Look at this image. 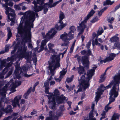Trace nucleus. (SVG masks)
<instances>
[{
  "mask_svg": "<svg viewBox=\"0 0 120 120\" xmlns=\"http://www.w3.org/2000/svg\"><path fill=\"white\" fill-rule=\"evenodd\" d=\"M118 34H116L114 36L111 38L110 39L112 42H117L119 41V38L117 36H118Z\"/></svg>",
  "mask_w": 120,
  "mask_h": 120,
  "instance_id": "obj_22",
  "label": "nucleus"
},
{
  "mask_svg": "<svg viewBox=\"0 0 120 120\" xmlns=\"http://www.w3.org/2000/svg\"><path fill=\"white\" fill-rule=\"evenodd\" d=\"M95 73L90 70H88L87 72V77L86 79L90 80L92 78L93 76L94 75Z\"/></svg>",
  "mask_w": 120,
  "mask_h": 120,
  "instance_id": "obj_16",
  "label": "nucleus"
},
{
  "mask_svg": "<svg viewBox=\"0 0 120 120\" xmlns=\"http://www.w3.org/2000/svg\"><path fill=\"white\" fill-rule=\"evenodd\" d=\"M70 31L69 32L73 33L74 31L75 30V27L74 26H72L70 27Z\"/></svg>",
  "mask_w": 120,
  "mask_h": 120,
  "instance_id": "obj_40",
  "label": "nucleus"
},
{
  "mask_svg": "<svg viewBox=\"0 0 120 120\" xmlns=\"http://www.w3.org/2000/svg\"><path fill=\"white\" fill-rule=\"evenodd\" d=\"M42 5L35 6L34 7V11L36 12H38L43 9Z\"/></svg>",
  "mask_w": 120,
  "mask_h": 120,
  "instance_id": "obj_21",
  "label": "nucleus"
},
{
  "mask_svg": "<svg viewBox=\"0 0 120 120\" xmlns=\"http://www.w3.org/2000/svg\"><path fill=\"white\" fill-rule=\"evenodd\" d=\"M87 52V51L85 50H83L81 51L80 53L82 55H84V56L86 54V55Z\"/></svg>",
  "mask_w": 120,
  "mask_h": 120,
  "instance_id": "obj_49",
  "label": "nucleus"
},
{
  "mask_svg": "<svg viewBox=\"0 0 120 120\" xmlns=\"http://www.w3.org/2000/svg\"><path fill=\"white\" fill-rule=\"evenodd\" d=\"M115 98H113L112 96H110V97L109 98V102L111 103L114 102L115 100Z\"/></svg>",
  "mask_w": 120,
  "mask_h": 120,
  "instance_id": "obj_46",
  "label": "nucleus"
},
{
  "mask_svg": "<svg viewBox=\"0 0 120 120\" xmlns=\"http://www.w3.org/2000/svg\"><path fill=\"white\" fill-rule=\"evenodd\" d=\"M53 30V28L51 29L45 35V33L44 32H42L41 33L43 38H44L46 39L47 38V37H48V38L49 39V34L52 33Z\"/></svg>",
  "mask_w": 120,
  "mask_h": 120,
  "instance_id": "obj_17",
  "label": "nucleus"
},
{
  "mask_svg": "<svg viewBox=\"0 0 120 120\" xmlns=\"http://www.w3.org/2000/svg\"><path fill=\"white\" fill-rule=\"evenodd\" d=\"M61 98V101H63V103L64 102V101L66 99V97L64 96L63 94H61L60 96Z\"/></svg>",
  "mask_w": 120,
  "mask_h": 120,
  "instance_id": "obj_48",
  "label": "nucleus"
},
{
  "mask_svg": "<svg viewBox=\"0 0 120 120\" xmlns=\"http://www.w3.org/2000/svg\"><path fill=\"white\" fill-rule=\"evenodd\" d=\"M113 79L115 82L119 86L120 83V73L115 75L113 77Z\"/></svg>",
  "mask_w": 120,
  "mask_h": 120,
  "instance_id": "obj_15",
  "label": "nucleus"
},
{
  "mask_svg": "<svg viewBox=\"0 0 120 120\" xmlns=\"http://www.w3.org/2000/svg\"><path fill=\"white\" fill-rule=\"evenodd\" d=\"M27 12L26 16L28 19L29 22L32 20V23H33L35 19L34 17V15L32 13V11H29Z\"/></svg>",
  "mask_w": 120,
  "mask_h": 120,
  "instance_id": "obj_11",
  "label": "nucleus"
},
{
  "mask_svg": "<svg viewBox=\"0 0 120 120\" xmlns=\"http://www.w3.org/2000/svg\"><path fill=\"white\" fill-rule=\"evenodd\" d=\"M56 98V102L58 104H59L63 103V101H61V99L59 96Z\"/></svg>",
  "mask_w": 120,
  "mask_h": 120,
  "instance_id": "obj_28",
  "label": "nucleus"
},
{
  "mask_svg": "<svg viewBox=\"0 0 120 120\" xmlns=\"http://www.w3.org/2000/svg\"><path fill=\"white\" fill-rule=\"evenodd\" d=\"M91 44V42L90 41H89L86 44V47L88 49H89L90 47Z\"/></svg>",
  "mask_w": 120,
  "mask_h": 120,
  "instance_id": "obj_55",
  "label": "nucleus"
},
{
  "mask_svg": "<svg viewBox=\"0 0 120 120\" xmlns=\"http://www.w3.org/2000/svg\"><path fill=\"white\" fill-rule=\"evenodd\" d=\"M38 4L40 5H43V4H45L44 3V0H37Z\"/></svg>",
  "mask_w": 120,
  "mask_h": 120,
  "instance_id": "obj_39",
  "label": "nucleus"
},
{
  "mask_svg": "<svg viewBox=\"0 0 120 120\" xmlns=\"http://www.w3.org/2000/svg\"><path fill=\"white\" fill-rule=\"evenodd\" d=\"M59 3V1L56 2L54 3L52 5V4H49V6H48V8H52V7H53L55 6L57 4Z\"/></svg>",
  "mask_w": 120,
  "mask_h": 120,
  "instance_id": "obj_38",
  "label": "nucleus"
},
{
  "mask_svg": "<svg viewBox=\"0 0 120 120\" xmlns=\"http://www.w3.org/2000/svg\"><path fill=\"white\" fill-rule=\"evenodd\" d=\"M112 108V107H109L108 106H105V110L106 112L108 111L109 110L111 109Z\"/></svg>",
  "mask_w": 120,
  "mask_h": 120,
  "instance_id": "obj_50",
  "label": "nucleus"
},
{
  "mask_svg": "<svg viewBox=\"0 0 120 120\" xmlns=\"http://www.w3.org/2000/svg\"><path fill=\"white\" fill-rule=\"evenodd\" d=\"M20 42L19 41H18L14 47V50H16L19 47V45H20Z\"/></svg>",
  "mask_w": 120,
  "mask_h": 120,
  "instance_id": "obj_41",
  "label": "nucleus"
},
{
  "mask_svg": "<svg viewBox=\"0 0 120 120\" xmlns=\"http://www.w3.org/2000/svg\"><path fill=\"white\" fill-rule=\"evenodd\" d=\"M48 5L47 3H45L44 4L42 5V8L43 9L44 13V14H46L47 12L48 11V9L47 6H46Z\"/></svg>",
  "mask_w": 120,
  "mask_h": 120,
  "instance_id": "obj_26",
  "label": "nucleus"
},
{
  "mask_svg": "<svg viewBox=\"0 0 120 120\" xmlns=\"http://www.w3.org/2000/svg\"><path fill=\"white\" fill-rule=\"evenodd\" d=\"M6 93L1 92H0V95H1L2 98H4L6 97V94L5 93Z\"/></svg>",
  "mask_w": 120,
  "mask_h": 120,
  "instance_id": "obj_58",
  "label": "nucleus"
},
{
  "mask_svg": "<svg viewBox=\"0 0 120 120\" xmlns=\"http://www.w3.org/2000/svg\"><path fill=\"white\" fill-rule=\"evenodd\" d=\"M120 116V115L118 113L114 112L112 117L111 120H116V119L119 120Z\"/></svg>",
  "mask_w": 120,
  "mask_h": 120,
  "instance_id": "obj_23",
  "label": "nucleus"
},
{
  "mask_svg": "<svg viewBox=\"0 0 120 120\" xmlns=\"http://www.w3.org/2000/svg\"><path fill=\"white\" fill-rule=\"evenodd\" d=\"M66 87L67 89L70 91L72 90L73 89V88L71 86H69L68 85H66Z\"/></svg>",
  "mask_w": 120,
  "mask_h": 120,
  "instance_id": "obj_51",
  "label": "nucleus"
},
{
  "mask_svg": "<svg viewBox=\"0 0 120 120\" xmlns=\"http://www.w3.org/2000/svg\"><path fill=\"white\" fill-rule=\"evenodd\" d=\"M31 87H30L28 89L27 92L24 94L23 95V97L24 98L26 99L28 98V95L31 92Z\"/></svg>",
  "mask_w": 120,
  "mask_h": 120,
  "instance_id": "obj_24",
  "label": "nucleus"
},
{
  "mask_svg": "<svg viewBox=\"0 0 120 120\" xmlns=\"http://www.w3.org/2000/svg\"><path fill=\"white\" fill-rule=\"evenodd\" d=\"M32 23L30 25L28 22H25L24 30L25 32V37L24 39L26 42L28 41L29 42L31 41V30L32 28H33L34 24Z\"/></svg>",
  "mask_w": 120,
  "mask_h": 120,
  "instance_id": "obj_3",
  "label": "nucleus"
},
{
  "mask_svg": "<svg viewBox=\"0 0 120 120\" xmlns=\"http://www.w3.org/2000/svg\"><path fill=\"white\" fill-rule=\"evenodd\" d=\"M27 49V46L25 44H24L23 46L18 48V51L19 53L18 56L19 59L25 57L26 59L28 61H30L31 59L29 57V53L26 52Z\"/></svg>",
  "mask_w": 120,
  "mask_h": 120,
  "instance_id": "obj_4",
  "label": "nucleus"
},
{
  "mask_svg": "<svg viewBox=\"0 0 120 120\" xmlns=\"http://www.w3.org/2000/svg\"><path fill=\"white\" fill-rule=\"evenodd\" d=\"M65 17L64 13L62 11H60L59 14V20L58 22V23L60 24L58 26V24L56 23L55 26V28L57 30H60L67 25V24L66 23H64L62 21V20Z\"/></svg>",
  "mask_w": 120,
  "mask_h": 120,
  "instance_id": "obj_5",
  "label": "nucleus"
},
{
  "mask_svg": "<svg viewBox=\"0 0 120 120\" xmlns=\"http://www.w3.org/2000/svg\"><path fill=\"white\" fill-rule=\"evenodd\" d=\"M53 113L52 111H50L49 112V115L50 117H53L54 118H55V117L56 116H55L54 115V114H53Z\"/></svg>",
  "mask_w": 120,
  "mask_h": 120,
  "instance_id": "obj_45",
  "label": "nucleus"
},
{
  "mask_svg": "<svg viewBox=\"0 0 120 120\" xmlns=\"http://www.w3.org/2000/svg\"><path fill=\"white\" fill-rule=\"evenodd\" d=\"M7 29L8 32V37L11 38L12 35V33H11V29L9 27H7Z\"/></svg>",
  "mask_w": 120,
  "mask_h": 120,
  "instance_id": "obj_29",
  "label": "nucleus"
},
{
  "mask_svg": "<svg viewBox=\"0 0 120 120\" xmlns=\"http://www.w3.org/2000/svg\"><path fill=\"white\" fill-rule=\"evenodd\" d=\"M54 96H54V95L52 93H51L50 94L47 96L48 97V99L49 100L52 99V98Z\"/></svg>",
  "mask_w": 120,
  "mask_h": 120,
  "instance_id": "obj_54",
  "label": "nucleus"
},
{
  "mask_svg": "<svg viewBox=\"0 0 120 120\" xmlns=\"http://www.w3.org/2000/svg\"><path fill=\"white\" fill-rule=\"evenodd\" d=\"M100 97L98 96H96L95 97V101H96V104H97L98 102V101L99 100V99L100 98Z\"/></svg>",
  "mask_w": 120,
  "mask_h": 120,
  "instance_id": "obj_57",
  "label": "nucleus"
},
{
  "mask_svg": "<svg viewBox=\"0 0 120 120\" xmlns=\"http://www.w3.org/2000/svg\"><path fill=\"white\" fill-rule=\"evenodd\" d=\"M52 100H49V103H51V102L56 103V98L55 96H54L52 98Z\"/></svg>",
  "mask_w": 120,
  "mask_h": 120,
  "instance_id": "obj_44",
  "label": "nucleus"
},
{
  "mask_svg": "<svg viewBox=\"0 0 120 120\" xmlns=\"http://www.w3.org/2000/svg\"><path fill=\"white\" fill-rule=\"evenodd\" d=\"M106 77H101L100 79L99 82H103L105 80Z\"/></svg>",
  "mask_w": 120,
  "mask_h": 120,
  "instance_id": "obj_53",
  "label": "nucleus"
},
{
  "mask_svg": "<svg viewBox=\"0 0 120 120\" xmlns=\"http://www.w3.org/2000/svg\"><path fill=\"white\" fill-rule=\"evenodd\" d=\"M12 61H11L10 63H9L7 64L6 67L8 68H9V67L11 66L12 64Z\"/></svg>",
  "mask_w": 120,
  "mask_h": 120,
  "instance_id": "obj_64",
  "label": "nucleus"
},
{
  "mask_svg": "<svg viewBox=\"0 0 120 120\" xmlns=\"http://www.w3.org/2000/svg\"><path fill=\"white\" fill-rule=\"evenodd\" d=\"M7 88L8 86L6 85L4 86L1 89V92L6 93L8 90Z\"/></svg>",
  "mask_w": 120,
  "mask_h": 120,
  "instance_id": "obj_37",
  "label": "nucleus"
},
{
  "mask_svg": "<svg viewBox=\"0 0 120 120\" xmlns=\"http://www.w3.org/2000/svg\"><path fill=\"white\" fill-rule=\"evenodd\" d=\"M72 33L69 32V33L67 34L68 37V36L69 38V40L70 41V40L73 39L74 37V35L73 34H72Z\"/></svg>",
  "mask_w": 120,
  "mask_h": 120,
  "instance_id": "obj_33",
  "label": "nucleus"
},
{
  "mask_svg": "<svg viewBox=\"0 0 120 120\" xmlns=\"http://www.w3.org/2000/svg\"><path fill=\"white\" fill-rule=\"evenodd\" d=\"M59 108L61 111H63L65 110L64 105H61L59 107Z\"/></svg>",
  "mask_w": 120,
  "mask_h": 120,
  "instance_id": "obj_56",
  "label": "nucleus"
},
{
  "mask_svg": "<svg viewBox=\"0 0 120 120\" xmlns=\"http://www.w3.org/2000/svg\"><path fill=\"white\" fill-rule=\"evenodd\" d=\"M118 94V92L116 91V90H110L109 95L110 96H112L113 95L114 97L116 98L117 97Z\"/></svg>",
  "mask_w": 120,
  "mask_h": 120,
  "instance_id": "obj_20",
  "label": "nucleus"
},
{
  "mask_svg": "<svg viewBox=\"0 0 120 120\" xmlns=\"http://www.w3.org/2000/svg\"><path fill=\"white\" fill-rule=\"evenodd\" d=\"M104 31L102 28L101 27H100L97 32V35L98 36L101 35L103 33Z\"/></svg>",
  "mask_w": 120,
  "mask_h": 120,
  "instance_id": "obj_27",
  "label": "nucleus"
},
{
  "mask_svg": "<svg viewBox=\"0 0 120 120\" xmlns=\"http://www.w3.org/2000/svg\"><path fill=\"white\" fill-rule=\"evenodd\" d=\"M53 28L54 30H53V32L51 34H49V39H51L55 35L56 33L57 32Z\"/></svg>",
  "mask_w": 120,
  "mask_h": 120,
  "instance_id": "obj_30",
  "label": "nucleus"
},
{
  "mask_svg": "<svg viewBox=\"0 0 120 120\" xmlns=\"http://www.w3.org/2000/svg\"><path fill=\"white\" fill-rule=\"evenodd\" d=\"M92 55V54L91 51L90 49H89L87 50L86 55L81 57L78 55L76 54L74 56V58H76L77 57L78 62L80 63L81 62L84 67L86 68L87 69H88L89 68L90 62L89 60V56L90 55Z\"/></svg>",
  "mask_w": 120,
  "mask_h": 120,
  "instance_id": "obj_2",
  "label": "nucleus"
},
{
  "mask_svg": "<svg viewBox=\"0 0 120 120\" xmlns=\"http://www.w3.org/2000/svg\"><path fill=\"white\" fill-rule=\"evenodd\" d=\"M94 117V113L93 111H91L89 113V119L88 118L87 116L84 119V120H97L96 118Z\"/></svg>",
  "mask_w": 120,
  "mask_h": 120,
  "instance_id": "obj_18",
  "label": "nucleus"
},
{
  "mask_svg": "<svg viewBox=\"0 0 120 120\" xmlns=\"http://www.w3.org/2000/svg\"><path fill=\"white\" fill-rule=\"evenodd\" d=\"M48 41V40L46 39L43 40L41 43V45H44V46H45L46 44V43Z\"/></svg>",
  "mask_w": 120,
  "mask_h": 120,
  "instance_id": "obj_47",
  "label": "nucleus"
},
{
  "mask_svg": "<svg viewBox=\"0 0 120 120\" xmlns=\"http://www.w3.org/2000/svg\"><path fill=\"white\" fill-rule=\"evenodd\" d=\"M21 97L20 96H19L17 97L16 96L14 99V100L12 101V105L14 107H16L17 105L19 108L20 107L19 104V100L21 99Z\"/></svg>",
  "mask_w": 120,
  "mask_h": 120,
  "instance_id": "obj_7",
  "label": "nucleus"
},
{
  "mask_svg": "<svg viewBox=\"0 0 120 120\" xmlns=\"http://www.w3.org/2000/svg\"><path fill=\"white\" fill-rule=\"evenodd\" d=\"M15 73L16 75H18L19 76V69H15Z\"/></svg>",
  "mask_w": 120,
  "mask_h": 120,
  "instance_id": "obj_60",
  "label": "nucleus"
},
{
  "mask_svg": "<svg viewBox=\"0 0 120 120\" xmlns=\"http://www.w3.org/2000/svg\"><path fill=\"white\" fill-rule=\"evenodd\" d=\"M64 42V43L62 44V46H68V45L69 43V41L65 42L64 41H63Z\"/></svg>",
  "mask_w": 120,
  "mask_h": 120,
  "instance_id": "obj_52",
  "label": "nucleus"
},
{
  "mask_svg": "<svg viewBox=\"0 0 120 120\" xmlns=\"http://www.w3.org/2000/svg\"><path fill=\"white\" fill-rule=\"evenodd\" d=\"M114 2L115 1H111L110 0H106V1L104 2L103 5H112Z\"/></svg>",
  "mask_w": 120,
  "mask_h": 120,
  "instance_id": "obj_25",
  "label": "nucleus"
},
{
  "mask_svg": "<svg viewBox=\"0 0 120 120\" xmlns=\"http://www.w3.org/2000/svg\"><path fill=\"white\" fill-rule=\"evenodd\" d=\"M9 9H8V12L7 11H6V14L7 15H11L12 14L11 13H9V11L12 12H14L15 11L14 10L12 9L11 8H9Z\"/></svg>",
  "mask_w": 120,
  "mask_h": 120,
  "instance_id": "obj_31",
  "label": "nucleus"
},
{
  "mask_svg": "<svg viewBox=\"0 0 120 120\" xmlns=\"http://www.w3.org/2000/svg\"><path fill=\"white\" fill-rule=\"evenodd\" d=\"M49 82L48 80H46L45 81L43 87H45V92L47 94H49L50 93L49 92V90L50 89L49 87Z\"/></svg>",
  "mask_w": 120,
  "mask_h": 120,
  "instance_id": "obj_12",
  "label": "nucleus"
},
{
  "mask_svg": "<svg viewBox=\"0 0 120 120\" xmlns=\"http://www.w3.org/2000/svg\"><path fill=\"white\" fill-rule=\"evenodd\" d=\"M1 110L3 112L4 114L6 113V114L11 113L13 111L12 109V106L10 105H8L5 108H1Z\"/></svg>",
  "mask_w": 120,
  "mask_h": 120,
  "instance_id": "obj_8",
  "label": "nucleus"
},
{
  "mask_svg": "<svg viewBox=\"0 0 120 120\" xmlns=\"http://www.w3.org/2000/svg\"><path fill=\"white\" fill-rule=\"evenodd\" d=\"M114 18L113 17H112L110 19H108V22H109L111 24L112 23V21H114Z\"/></svg>",
  "mask_w": 120,
  "mask_h": 120,
  "instance_id": "obj_61",
  "label": "nucleus"
},
{
  "mask_svg": "<svg viewBox=\"0 0 120 120\" xmlns=\"http://www.w3.org/2000/svg\"><path fill=\"white\" fill-rule=\"evenodd\" d=\"M54 96L56 97L60 96L59 91L57 89H55L54 92Z\"/></svg>",
  "mask_w": 120,
  "mask_h": 120,
  "instance_id": "obj_36",
  "label": "nucleus"
},
{
  "mask_svg": "<svg viewBox=\"0 0 120 120\" xmlns=\"http://www.w3.org/2000/svg\"><path fill=\"white\" fill-rule=\"evenodd\" d=\"M95 11L92 9L89 12L88 15L85 18V19L83 20L84 21L87 22V20L92 16L95 13Z\"/></svg>",
  "mask_w": 120,
  "mask_h": 120,
  "instance_id": "obj_13",
  "label": "nucleus"
},
{
  "mask_svg": "<svg viewBox=\"0 0 120 120\" xmlns=\"http://www.w3.org/2000/svg\"><path fill=\"white\" fill-rule=\"evenodd\" d=\"M67 71H62L60 72V75H62L64 76L66 73Z\"/></svg>",
  "mask_w": 120,
  "mask_h": 120,
  "instance_id": "obj_63",
  "label": "nucleus"
},
{
  "mask_svg": "<svg viewBox=\"0 0 120 120\" xmlns=\"http://www.w3.org/2000/svg\"><path fill=\"white\" fill-rule=\"evenodd\" d=\"M22 27V23H20L18 26V30H19L21 29Z\"/></svg>",
  "mask_w": 120,
  "mask_h": 120,
  "instance_id": "obj_59",
  "label": "nucleus"
},
{
  "mask_svg": "<svg viewBox=\"0 0 120 120\" xmlns=\"http://www.w3.org/2000/svg\"><path fill=\"white\" fill-rule=\"evenodd\" d=\"M86 79L82 80L79 84L80 86H82L84 90H85L87 89L90 86L89 81L90 80Z\"/></svg>",
  "mask_w": 120,
  "mask_h": 120,
  "instance_id": "obj_6",
  "label": "nucleus"
},
{
  "mask_svg": "<svg viewBox=\"0 0 120 120\" xmlns=\"http://www.w3.org/2000/svg\"><path fill=\"white\" fill-rule=\"evenodd\" d=\"M51 61H48L49 68L50 71V73L52 76L54 75V71L56 68L60 66V55H53L51 57Z\"/></svg>",
  "mask_w": 120,
  "mask_h": 120,
  "instance_id": "obj_1",
  "label": "nucleus"
},
{
  "mask_svg": "<svg viewBox=\"0 0 120 120\" xmlns=\"http://www.w3.org/2000/svg\"><path fill=\"white\" fill-rule=\"evenodd\" d=\"M99 19L97 16L95 17L90 22L92 23H94L97 21Z\"/></svg>",
  "mask_w": 120,
  "mask_h": 120,
  "instance_id": "obj_43",
  "label": "nucleus"
},
{
  "mask_svg": "<svg viewBox=\"0 0 120 120\" xmlns=\"http://www.w3.org/2000/svg\"><path fill=\"white\" fill-rule=\"evenodd\" d=\"M60 39H61L63 41L65 42L69 41L68 40H69V39L68 38L67 34L65 32L64 33L60 36Z\"/></svg>",
  "mask_w": 120,
  "mask_h": 120,
  "instance_id": "obj_14",
  "label": "nucleus"
},
{
  "mask_svg": "<svg viewBox=\"0 0 120 120\" xmlns=\"http://www.w3.org/2000/svg\"><path fill=\"white\" fill-rule=\"evenodd\" d=\"M116 56L115 54L113 53H110L109 56L106 57L104 60H101V62L103 61L104 63H106L109 61H112L114 59Z\"/></svg>",
  "mask_w": 120,
  "mask_h": 120,
  "instance_id": "obj_10",
  "label": "nucleus"
},
{
  "mask_svg": "<svg viewBox=\"0 0 120 120\" xmlns=\"http://www.w3.org/2000/svg\"><path fill=\"white\" fill-rule=\"evenodd\" d=\"M50 103L52 105L51 106H49L50 109L53 110H56V103L51 102Z\"/></svg>",
  "mask_w": 120,
  "mask_h": 120,
  "instance_id": "obj_34",
  "label": "nucleus"
},
{
  "mask_svg": "<svg viewBox=\"0 0 120 120\" xmlns=\"http://www.w3.org/2000/svg\"><path fill=\"white\" fill-rule=\"evenodd\" d=\"M6 64V61L4 60H3L1 62L0 64L5 66Z\"/></svg>",
  "mask_w": 120,
  "mask_h": 120,
  "instance_id": "obj_62",
  "label": "nucleus"
},
{
  "mask_svg": "<svg viewBox=\"0 0 120 120\" xmlns=\"http://www.w3.org/2000/svg\"><path fill=\"white\" fill-rule=\"evenodd\" d=\"M113 84L114 81H112L110 83L105 87V89L104 90H105L106 89H108L110 88Z\"/></svg>",
  "mask_w": 120,
  "mask_h": 120,
  "instance_id": "obj_35",
  "label": "nucleus"
},
{
  "mask_svg": "<svg viewBox=\"0 0 120 120\" xmlns=\"http://www.w3.org/2000/svg\"><path fill=\"white\" fill-rule=\"evenodd\" d=\"M98 43L97 39H95V41L94 40L92 41V45L93 46L95 45H98Z\"/></svg>",
  "mask_w": 120,
  "mask_h": 120,
  "instance_id": "obj_42",
  "label": "nucleus"
},
{
  "mask_svg": "<svg viewBox=\"0 0 120 120\" xmlns=\"http://www.w3.org/2000/svg\"><path fill=\"white\" fill-rule=\"evenodd\" d=\"M87 22L83 21L79 24V26H78V30H79V32L82 34L85 29L86 28V26L85 24Z\"/></svg>",
  "mask_w": 120,
  "mask_h": 120,
  "instance_id": "obj_9",
  "label": "nucleus"
},
{
  "mask_svg": "<svg viewBox=\"0 0 120 120\" xmlns=\"http://www.w3.org/2000/svg\"><path fill=\"white\" fill-rule=\"evenodd\" d=\"M78 73L80 75L83 74L85 71L84 68L83 66L79 65V67L77 68Z\"/></svg>",
  "mask_w": 120,
  "mask_h": 120,
  "instance_id": "obj_19",
  "label": "nucleus"
},
{
  "mask_svg": "<svg viewBox=\"0 0 120 120\" xmlns=\"http://www.w3.org/2000/svg\"><path fill=\"white\" fill-rule=\"evenodd\" d=\"M74 77V76L72 75L71 77L67 78L66 79V82L68 83H70L73 80Z\"/></svg>",
  "mask_w": 120,
  "mask_h": 120,
  "instance_id": "obj_32",
  "label": "nucleus"
}]
</instances>
